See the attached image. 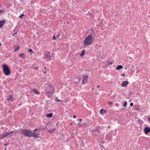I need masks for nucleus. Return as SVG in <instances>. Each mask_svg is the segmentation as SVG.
Listing matches in <instances>:
<instances>
[{"mask_svg": "<svg viewBox=\"0 0 150 150\" xmlns=\"http://www.w3.org/2000/svg\"><path fill=\"white\" fill-rule=\"evenodd\" d=\"M93 41V38L92 34L88 35L85 38L84 41V45L86 47L91 45Z\"/></svg>", "mask_w": 150, "mask_h": 150, "instance_id": "f257e3e1", "label": "nucleus"}, {"mask_svg": "<svg viewBox=\"0 0 150 150\" xmlns=\"http://www.w3.org/2000/svg\"><path fill=\"white\" fill-rule=\"evenodd\" d=\"M25 136L29 137H32V132L30 130L27 129H23L20 132Z\"/></svg>", "mask_w": 150, "mask_h": 150, "instance_id": "f03ea898", "label": "nucleus"}, {"mask_svg": "<svg viewBox=\"0 0 150 150\" xmlns=\"http://www.w3.org/2000/svg\"><path fill=\"white\" fill-rule=\"evenodd\" d=\"M3 71L4 74L7 76H8L11 74V70L5 64H4L3 65Z\"/></svg>", "mask_w": 150, "mask_h": 150, "instance_id": "7ed1b4c3", "label": "nucleus"}, {"mask_svg": "<svg viewBox=\"0 0 150 150\" xmlns=\"http://www.w3.org/2000/svg\"><path fill=\"white\" fill-rule=\"evenodd\" d=\"M44 55V57L48 59L53 60L55 58V56L50 55V52H46Z\"/></svg>", "mask_w": 150, "mask_h": 150, "instance_id": "20e7f679", "label": "nucleus"}, {"mask_svg": "<svg viewBox=\"0 0 150 150\" xmlns=\"http://www.w3.org/2000/svg\"><path fill=\"white\" fill-rule=\"evenodd\" d=\"M55 88L52 85H50L48 86L47 87V89L45 91H48L51 92H54Z\"/></svg>", "mask_w": 150, "mask_h": 150, "instance_id": "39448f33", "label": "nucleus"}, {"mask_svg": "<svg viewBox=\"0 0 150 150\" xmlns=\"http://www.w3.org/2000/svg\"><path fill=\"white\" fill-rule=\"evenodd\" d=\"M38 131L37 129H35L33 130V132H32V137H38L39 135V134L38 132H37L36 131Z\"/></svg>", "mask_w": 150, "mask_h": 150, "instance_id": "423d86ee", "label": "nucleus"}, {"mask_svg": "<svg viewBox=\"0 0 150 150\" xmlns=\"http://www.w3.org/2000/svg\"><path fill=\"white\" fill-rule=\"evenodd\" d=\"M14 131H12L9 132H7L5 134L3 135L2 137L0 138V139H4V138L8 136L10 134L14 132Z\"/></svg>", "mask_w": 150, "mask_h": 150, "instance_id": "0eeeda50", "label": "nucleus"}, {"mask_svg": "<svg viewBox=\"0 0 150 150\" xmlns=\"http://www.w3.org/2000/svg\"><path fill=\"white\" fill-rule=\"evenodd\" d=\"M143 131L145 134H147L148 133L150 132V128L148 127H146L144 129Z\"/></svg>", "mask_w": 150, "mask_h": 150, "instance_id": "6e6552de", "label": "nucleus"}, {"mask_svg": "<svg viewBox=\"0 0 150 150\" xmlns=\"http://www.w3.org/2000/svg\"><path fill=\"white\" fill-rule=\"evenodd\" d=\"M88 76H84L83 77L82 83L84 84L86 83V81H87L88 79Z\"/></svg>", "mask_w": 150, "mask_h": 150, "instance_id": "1a4fd4ad", "label": "nucleus"}, {"mask_svg": "<svg viewBox=\"0 0 150 150\" xmlns=\"http://www.w3.org/2000/svg\"><path fill=\"white\" fill-rule=\"evenodd\" d=\"M46 92V95L49 98H50L52 97V93H54L53 92H51L48 91H45Z\"/></svg>", "mask_w": 150, "mask_h": 150, "instance_id": "9d476101", "label": "nucleus"}, {"mask_svg": "<svg viewBox=\"0 0 150 150\" xmlns=\"http://www.w3.org/2000/svg\"><path fill=\"white\" fill-rule=\"evenodd\" d=\"M128 83L129 82L128 81H124L122 83L121 86L122 87H125L127 85Z\"/></svg>", "mask_w": 150, "mask_h": 150, "instance_id": "9b49d317", "label": "nucleus"}, {"mask_svg": "<svg viewBox=\"0 0 150 150\" xmlns=\"http://www.w3.org/2000/svg\"><path fill=\"white\" fill-rule=\"evenodd\" d=\"M7 100H11L12 101H13V98L12 96L11 95H9L7 96Z\"/></svg>", "mask_w": 150, "mask_h": 150, "instance_id": "f8f14e48", "label": "nucleus"}, {"mask_svg": "<svg viewBox=\"0 0 150 150\" xmlns=\"http://www.w3.org/2000/svg\"><path fill=\"white\" fill-rule=\"evenodd\" d=\"M5 22V20L0 21V28H1L3 27Z\"/></svg>", "mask_w": 150, "mask_h": 150, "instance_id": "ddd939ff", "label": "nucleus"}, {"mask_svg": "<svg viewBox=\"0 0 150 150\" xmlns=\"http://www.w3.org/2000/svg\"><path fill=\"white\" fill-rule=\"evenodd\" d=\"M33 91L35 94L39 95L40 92L36 89H34L33 90Z\"/></svg>", "mask_w": 150, "mask_h": 150, "instance_id": "4468645a", "label": "nucleus"}, {"mask_svg": "<svg viewBox=\"0 0 150 150\" xmlns=\"http://www.w3.org/2000/svg\"><path fill=\"white\" fill-rule=\"evenodd\" d=\"M123 68L122 66V65H118L117 67L116 68V69L117 70H119L121 69H122Z\"/></svg>", "mask_w": 150, "mask_h": 150, "instance_id": "2eb2a0df", "label": "nucleus"}, {"mask_svg": "<svg viewBox=\"0 0 150 150\" xmlns=\"http://www.w3.org/2000/svg\"><path fill=\"white\" fill-rule=\"evenodd\" d=\"M52 115L53 114L52 113H50L49 114L46 115V116L47 117L51 118L52 117Z\"/></svg>", "mask_w": 150, "mask_h": 150, "instance_id": "dca6fc26", "label": "nucleus"}, {"mask_svg": "<svg viewBox=\"0 0 150 150\" xmlns=\"http://www.w3.org/2000/svg\"><path fill=\"white\" fill-rule=\"evenodd\" d=\"M19 56L21 57L22 58H24L25 57L24 54L23 53L20 54Z\"/></svg>", "mask_w": 150, "mask_h": 150, "instance_id": "f3484780", "label": "nucleus"}, {"mask_svg": "<svg viewBox=\"0 0 150 150\" xmlns=\"http://www.w3.org/2000/svg\"><path fill=\"white\" fill-rule=\"evenodd\" d=\"M4 11L3 10H0V15H2L4 12Z\"/></svg>", "mask_w": 150, "mask_h": 150, "instance_id": "a211bd4d", "label": "nucleus"}, {"mask_svg": "<svg viewBox=\"0 0 150 150\" xmlns=\"http://www.w3.org/2000/svg\"><path fill=\"white\" fill-rule=\"evenodd\" d=\"M85 53V50H83L82 51V53L80 55L81 56H83Z\"/></svg>", "mask_w": 150, "mask_h": 150, "instance_id": "6ab92c4d", "label": "nucleus"}, {"mask_svg": "<svg viewBox=\"0 0 150 150\" xmlns=\"http://www.w3.org/2000/svg\"><path fill=\"white\" fill-rule=\"evenodd\" d=\"M127 102L126 101L125 102L123 106H124V107L126 108L127 107Z\"/></svg>", "mask_w": 150, "mask_h": 150, "instance_id": "aec40b11", "label": "nucleus"}, {"mask_svg": "<svg viewBox=\"0 0 150 150\" xmlns=\"http://www.w3.org/2000/svg\"><path fill=\"white\" fill-rule=\"evenodd\" d=\"M20 49V47L19 46H17L16 49L14 50V52H16L17 51H18L19 49Z\"/></svg>", "mask_w": 150, "mask_h": 150, "instance_id": "412c9836", "label": "nucleus"}, {"mask_svg": "<svg viewBox=\"0 0 150 150\" xmlns=\"http://www.w3.org/2000/svg\"><path fill=\"white\" fill-rule=\"evenodd\" d=\"M55 100L56 101H59V102H62V100H59V99H58L57 98L56 99H55Z\"/></svg>", "mask_w": 150, "mask_h": 150, "instance_id": "4be33fe9", "label": "nucleus"}, {"mask_svg": "<svg viewBox=\"0 0 150 150\" xmlns=\"http://www.w3.org/2000/svg\"><path fill=\"white\" fill-rule=\"evenodd\" d=\"M29 52H31L32 53L31 54V55L33 53V51H32V49H30L29 50Z\"/></svg>", "mask_w": 150, "mask_h": 150, "instance_id": "5701e85b", "label": "nucleus"}, {"mask_svg": "<svg viewBox=\"0 0 150 150\" xmlns=\"http://www.w3.org/2000/svg\"><path fill=\"white\" fill-rule=\"evenodd\" d=\"M103 109H101L100 111V114H102L103 113Z\"/></svg>", "mask_w": 150, "mask_h": 150, "instance_id": "b1692460", "label": "nucleus"}, {"mask_svg": "<svg viewBox=\"0 0 150 150\" xmlns=\"http://www.w3.org/2000/svg\"><path fill=\"white\" fill-rule=\"evenodd\" d=\"M108 104L109 105H112V102H110V101H108Z\"/></svg>", "mask_w": 150, "mask_h": 150, "instance_id": "393cba45", "label": "nucleus"}, {"mask_svg": "<svg viewBox=\"0 0 150 150\" xmlns=\"http://www.w3.org/2000/svg\"><path fill=\"white\" fill-rule=\"evenodd\" d=\"M47 132H50V133H51V132H52V130H50V129H48V131H47Z\"/></svg>", "mask_w": 150, "mask_h": 150, "instance_id": "a878e982", "label": "nucleus"}, {"mask_svg": "<svg viewBox=\"0 0 150 150\" xmlns=\"http://www.w3.org/2000/svg\"><path fill=\"white\" fill-rule=\"evenodd\" d=\"M130 106H132L133 105V103H131L130 104Z\"/></svg>", "mask_w": 150, "mask_h": 150, "instance_id": "bb28decb", "label": "nucleus"}, {"mask_svg": "<svg viewBox=\"0 0 150 150\" xmlns=\"http://www.w3.org/2000/svg\"><path fill=\"white\" fill-rule=\"evenodd\" d=\"M24 16V15L23 14H22V15H21L20 16V17L21 18H22V16Z\"/></svg>", "mask_w": 150, "mask_h": 150, "instance_id": "cd10ccee", "label": "nucleus"}, {"mask_svg": "<svg viewBox=\"0 0 150 150\" xmlns=\"http://www.w3.org/2000/svg\"><path fill=\"white\" fill-rule=\"evenodd\" d=\"M53 40H56V38H55V37L54 36L53 37Z\"/></svg>", "mask_w": 150, "mask_h": 150, "instance_id": "c85d7f7f", "label": "nucleus"}, {"mask_svg": "<svg viewBox=\"0 0 150 150\" xmlns=\"http://www.w3.org/2000/svg\"><path fill=\"white\" fill-rule=\"evenodd\" d=\"M148 120L150 122V116L148 118Z\"/></svg>", "mask_w": 150, "mask_h": 150, "instance_id": "c756f323", "label": "nucleus"}, {"mask_svg": "<svg viewBox=\"0 0 150 150\" xmlns=\"http://www.w3.org/2000/svg\"><path fill=\"white\" fill-rule=\"evenodd\" d=\"M113 63V62H110V63H108V64H112Z\"/></svg>", "mask_w": 150, "mask_h": 150, "instance_id": "7c9ffc66", "label": "nucleus"}, {"mask_svg": "<svg viewBox=\"0 0 150 150\" xmlns=\"http://www.w3.org/2000/svg\"><path fill=\"white\" fill-rule=\"evenodd\" d=\"M78 80L79 81L81 80V79L80 78H78Z\"/></svg>", "mask_w": 150, "mask_h": 150, "instance_id": "2f4dec72", "label": "nucleus"}, {"mask_svg": "<svg viewBox=\"0 0 150 150\" xmlns=\"http://www.w3.org/2000/svg\"><path fill=\"white\" fill-rule=\"evenodd\" d=\"M73 118H76V116L75 115H74L73 116Z\"/></svg>", "mask_w": 150, "mask_h": 150, "instance_id": "473e14b6", "label": "nucleus"}, {"mask_svg": "<svg viewBox=\"0 0 150 150\" xmlns=\"http://www.w3.org/2000/svg\"><path fill=\"white\" fill-rule=\"evenodd\" d=\"M80 123H78V125H79V126H80L81 125H80Z\"/></svg>", "mask_w": 150, "mask_h": 150, "instance_id": "72a5a7b5", "label": "nucleus"}, {"mask_svg": "<svg viewBox=\"0 0 150 150\" xmlns=\"http://www.w3.org/2000/svg\"><path fill=\"white\" fill-rule=\"evenodd\" d=\"M79 120L80 122H81L82 121V120L81 119H79Z\"/></svg>", "mask_w": 150, "mask_h": 150, "instance_id": "f704fd0d", "label": "nucleus"}, {"mask_svg": "<svg viewBox=\"0 0 150 150\" xmlns=\"http://www.w3.org/2000/svg\"><path fill=\"white\" fill-rule=\"evenodd\" d=\"M125 76V74H122V76Z\"/></svg>", "mask_w": 150, "mask_h": 150, "instance_id": "c9c22d12", "label": "nucleus"}, {"mask_svg": "<svg viewBox=\"0 0 150 150\" xmlns=\"http://www.w3.org/2000/svg\"><path fill=\"white\" fill-rule=\"evenodd\" d=\"M8 144H5L4 145L5 146H6V145H7Z\"/></svg>", "mask_w": 150, "mask_h": 150, "instance_id": "e433bc0d", "label": "nucleus"}, {"mask_svg": "<svg viewBox=\"0 0 150 150\" xmlns=\"http://www.w3.org/2000/svg\"><path fill=\"white\" fill-rule=\"evenodd\" d=\"M99 87V85H98L97 86V88H98Z\"/></svg>", "mask_w": 150, "mask_h": 150, "instance_id": "4c0bfd02", "label": "nucleus"}, {"mask_svg": "<svg viewBox=\"0 0 150 150\" xmlns=\"http://www.w3.org/2000/svg\"><path fill=\"white\" fill-rule=\"evenodd\" d=\"M17 34V32H16L14 34H13V35H16V34Z\"/></svg>", "mask_w": 150, "mask_h": 150, "instance_id": "58836bf2", "label": "nucleus"}, {"mask_svg": "<svg viewBox=\"0 0 150 150\" xmlns=\"http://www.w3.org/2000/svg\"><path fill=\"white\" fill-rule=\"evenodd\" d=\"M55 129H52V131H53V130H54Z\"/></svg>", "mask_w": 150, "mask_h": 150, "instance_id": "ea45409f", "label": "nucleus"}, {"mask_svg": "<svg viewBox=\"0 0 150 150\" xmlns=\"http://www.w3.org/2000/svg\"><path fill=\"white\" fill-rule=\"evenodd\" d=\"M94 88H92V90H94Z\"/></svg>", "mask_w": 150, "mask_h": 150, "instance_id": "a19ab883", "label": "nucleus"}, {"mask_svg": "<svg viewBox=\"0 0 150 150\" xmlns=\"http://www.w3.org/2000/svg\"><path fill=\"white\" fill-rule=\"evenodd\" d=\"M59 35H60L59 34H58V37Z\"/></svg>", "mask_w": 150, "mask_h": 150, "instance_id": "79ce46f5", "label": "nucleus"}, {"mask_svg": "<svg viewBox=\"0 0 150 150\" xmlns=\"http://www.w3.org/2000/svg\"><path fill=\"white\" fill-rule=\"evenodd\" d=\"M127 68H125V70H127Z\"/></svg>", "mask_w": 150, "mask_h": 150, "instance_id": "37998d69", "label": "nucleus"}, {"mask_svg": "<svg viewBox=\"0 0 150 150\" xmlns=\"http://www.w3.org/2000/svg\"><path fill=\"white\" fill-rule=\"evenodd\" d=\"M71 125H72V123H71Z\"/></svg>", "mask_w": 150, "mask_h": 150, "instance_id": "c03bdc74", "label": "nucleus"}, {"mask_svg": "<svg viewBox=\"0 0 150 150\" xmlns=\"http://www.w3.org/2000/svg\"><path fill=\"white\" fill-rule=\"evenodd\" d=\"M1 43L0 42V46H1Z\"/></svg>", "mask_w": 150, "mask_h": 150, "instance_id": "a18cd8bd", "label": "nucleus"}, {"mask_svg": "<svg viewBox=\"0 0 150 150\" xmlns=\"http://www.w3.org/2000/svg\"><path fill=\"white\" fill-rule=\"evenodd\" d=\"M44 73H46V72L45 71V72H44Z\"/></svg>", "mask_w": 150, "mask_h": 150, "instance_id": "49530a36", "label": "nucleus"}, {"mask_svg": "<svg viewBox=\"0 0 150 150\" xmlns=\"http://www.w3.org/2000/svg\"><path fill=\"white\" fill-rule=\"evenodd\" d=\"M6 148H5V150H6Z\"/></svg>", "mask_w": 150, "mask_h": 150, "instance_id": "de8ad7c7", "label": "nucleus"}]
</instances>
